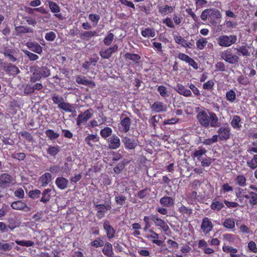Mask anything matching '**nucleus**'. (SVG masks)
<instances>
[{"label": "nucleus", "instance_id": "1", "mask_svg": "<svg viewBox=\"0 0 257 257\" xmlns=\"http://www.w3.org/2000/svg\"><path fill=\"white\" fill-rule=\"evenodd\" d=\"M199 107L196 108L197 113L196 118L201 126L207 128L209 126L216 127L219 126L220 123L216 114L214 112H209L205 110L198 111Z\"/></svg>", "mask_w": 257, "mask_h": 257}, {"label": "nucleus", "instance_id": "2", "mask_svg": "<svg viewBox=\"0 0 257 257\" xmlns=\"http://www.w3.org/2000/svg\"><path fill=\"white\" fill-rule=\"evenodd\" d=\"M221 14L216 9H207L204 10L201 13V19L203 21H208L213 25L216 24V20L221 18Z\"/></svg>", "mask_w": 257, "mask_h": 257}, {"label": "nucleus", "instance_id": "3", "mask_svg": "<svg viewBox=\"0 0 257 257\" xmlns=\"http://www.w3.org/2000/svg\"><path fill=\"white\" fill-rule=\"evenodd\" d=\"M217 45L224 48H228L233 44L236 43L237 37L235 35L223 34L219 36L216 38Z\"/></svg>", "mask_w": 257, "mask_h": 257}, {"label": "nucleus", "instance_id": "4", "mask_svg": "<svg viewBox=\"0 0 257 257\" xmlns=\"http://www.w3.org/2000/svg\"><path fill=\"white\" fill-rule=\"evenodd\" d=\"M50 75V69L46 66L37 67L30 77V82L35 83L39 81L42 78H46Z\"/></svg>", "mask_w": 257, "mask_h": 257}, {"label": "nucleus", "instance_id": "5", "mask_svg": "<svg viewBox=\"0 0 257 257\" xmlns=\"http://www.w3.org/2000/svg\"><path fill=\"white\" fill-rule=\"evenodd\" d=\"M233 48H227L224 50L220 54L221 57L223 60L231 64H235L239 60V56L233 53L232 49Z\"/></svg>", "mask_w": 257, "mask_h": 257}, {"label": "nucleus", "instance_id": "6", "mask_svg": "<svg viewBox=\"0 0 257 257\" xmlns=\"http://www.w3.org/2000/svg\"><path fill=\"white\" fill-rule=\"evenodd\" d=\"M94 110L91 108L85 110L84 112H81L76 118L77 125L80 126L82 124H85L92 116Z\"/></svg>", "mask_w": 257, "mask_h": 257}, {"label": "nucleus", "instance_id": "7", "mask_svg": "<svg viewBox=\"0 0 257 257\" xmlns=\"http://www.w3.org/2000/svg\"><path fill=\"white\" fill-rule=\"evenodd\" d=\"M121 141L126 150H134L138 145L137 140L127 136L121 137Z\"/></svg>", "mask_w": 257, "mask_h": 257}, {"label": "nucleus", "instance_id": "8", "mask_svg": "<svg viewBox=\"0 0 257 257\" xmlns=\"http://www.w3.org/2000/svg\"><path fill=\"white\" fill-rule=\"evenodd\" d=\"M3 54L5 57L8 58L9 60L12 62H15L17 60L18 50L12 47H5Z\"/></svg>", "mask_w": 257, "mask_h": 257}, {"label": "nucleus", "instance_id": "9", "mask_svg": "<svg viewBox=\"0 0 257 257\" xmlns=\"http://www.w3.org/2000/svg\"><path fill=\"white\" fill-rule=\"evenodd\" d=\"M218 138L220 140L226 141L230 136V128L228 126H221L217 131Z\"/></svg>", "mask_w": 257, "mask_h": 257}, {"label": "nucleus", "instance_id": "10", "mask_svg": "<svg viewBox=\"0 0 257 257\" xmlns=\"http://www.w3.org/2000/svg\"><path fill=\"white\" fill-rule=\"evenodd\" d=\"M108 147L111 150H116L120 146V140L118 136L113 135L107 140Z\"/></svg>", "mask_w": 257, "mask_h": 257}, {"label": "nucleus", "instance_id": "11", "mask_svg": "<svg viewBox=\"0 0 257 257\" xmlns=\"http://www.w3.org/2000/svg\"><path fill=\"white\" fill-rule=\"evenodd\" d=\"M75 81L79 84L88 86L91 88H93L96 85L95 83L93 81L87 79L85 76L83 75L76 76Z\"/></svg>", "mask_w": 257, "mask_h": 257}, {"label": "nucleus", "instance_id": "12", "mask_svg": "<svg viewBox=\"0 0 257 257\" xmlns=\"http://www.w3.org/2000/svg\"><path fill=\"white\" fill-rule=\"evenodd\" d=\"M120 125L122 127L121 132L127 133L130 130L131 120L130 117L123 113L121 117Z\"/></svg>", "mask_w": 257, "mask_h": 257}, {"label": "nucleus", "instance_id": "13", "mask_svg": "<svg viewBox=\"0 0 257 257\" xmlns=\"http://www.w3.org/2000/svg\"><path fill=\"white\" fill-rule=\"evenodd\" d=\"M118 50V46L114 45L104 50H101L99 52L100 56L103 59H109L112 53L116 52Z\"/></svg>", "mask_w": 257, "mask_h": 257}, {"label": "nucleus", "instance_id": "14", "mask_svg": "<svg viewBox=\"0 0 257 257\" xmlns=\"http://www.w3.org/2000/svg\"><path fill=\"white\" fill-rule=\"evenodd\" d=\"M3 70L10 76H16L20 72L18 67L10 63L4 65Z\"/></svg>", "mask_w": 257, "mask_h": 257}, {"label": "nucleus", "instance_id": "15", "mask_svg": "<svg viewBox=\"0 0 257 257\" xmlns=\"http://www.w3.org/2000/svg\"><path fill=\"white\" fill-rule=\"evenodd\" d=\"M12 180L13 178L11 175L7 173L2 174L0 176V187L4 188L9 187Z\"/></svg>", "mask_w": 257, "mask_h": 257}, {"label": "nucleus", "instance_id": "16", "mask_svg": "<svg viewBox=\"0 0 257 257\" xmlns=\"http://www.w3.org/2000/svg\"><path fill=\"white\" fill-rule=\"evenodd\" d=\"M213 228V225L211 221L207 217L203 219L201 225V229L205 234H208Z\"/></svg>", "mask_w": 257, "mask_h": 257}, {"label": "nucleus", "instance_id": "17", "mask_svg": "<svg viewBox=\"0 0 257 257\" xmlns=\"http://www.w3.org/2000/svg\"><path fill=\"white\" fill-rule=\"evenodd\" d=\"M175 90L180 94L185 97H191L192 96L191 91L180 84H178L175 87Z\"/></svg>", "mask_w": 257, "mask_h": 257}, {"label": "nucleus", "instance_id": "18", "mask_svg": "<svg viewBox=\"0 0 257 257\" xmlns=\"http://www.w3.org/2000/svg\"><path fill=\"white\" fill-rule=\"evenodd\" d=\"M151 219L153 220L156 225L160 226L164 231H167L169 229L167 224L164 220L159 218L157 216L152 215Z\"/></svg>", "mask_w": 257, "mask_h": 257}, {"label": "nucleus", "instance_id": "19", "mask_svg": "<svg viewBox=\"0 0 257 257\" xmlns=\"http://www.w3.org/2000/svg\"><path fill=\"white\" fill-rule=\"evenodd\" d=\"M151 108L152 111L156 113H159L166 111V106L162 102L156 101L151 105Z\"/></svg>", "mask_w": 257, "mask_h": 257}, {"label": "nucleus", "instance_id": "20", "mask_svg": "<svg viewBox=\"0 0 257 257\" xmlns=\"http://www.w3.org/2000/svg\"><path fill=\"white\" fill-rule=\"evenodd\" d=\"M68 180L63 177H58L55 180L57 187L60 190H64L68 185Z\"/></svg>", "mask_w": 257, "mask_h": 257}, {"label": "nucleus", "instance_id": "21", "mask_svg": "<svg viewBox=\"0 0 257 257\" xmlns=\"http://www.w3.org/2000/svg\"><path fill=\"white\" fill-rule=\"evenodd\" d=\"M15 29L17 36H19L21 34L33 33L34 32L32 28L24 26H16L15 27Z\"/></svg>", "mask_w": 257, "mask_h": 257}, {"label": "nucleus", "instance_id": "22", "mask_svg": "<svg viewBox=\"0 0 257 257\" xmlns=\"http://www.w3.org/2000/svg\"><path fill=\"white\" fill-rule=\"evenodd\" d=\"M52 190L50 188L44 189L42 192H41L42 197L40 199V202L43 204H46L49 202L51 199V192Z\"/></svg>", "mask_w": 257, "mask_h": 257}, {"label": "nucleus", "instance_id": "23", "mask_svg": "<svg viewBox=\"0 0 257 257\" xmlns=\"http://www.w3.org/2000/svg\"><path fill=\"white\" fill-rule=\"evenodd\" d=\"M103 228L106 232V235L108 238L110 239L114 237L115 231L111 225H110L109 222L107 221H105L103 223Z\"/></svg>", "mask_w": 257, "mask_h": 257}, {"label": "nucleus", "instance_id": "24", "mask_svg": "<svg viewBox=\"0 0 257 257\" xmlns=\"http://www.w3.org/2000/svg\"><path fill=\"white\" fill-rule=\"evenodd\" d=\"M27 46L32 51L38 54H41L43 52L42 47L37 42H29Z\"/></svg>", "mask_w": 257, "mask_h": 257}, {"label": "nucleus", "instance_id": "25", "mask_svg": "<svg viewBox=\"0 0 257 257\" xmlns=\"http://www.w3.org/2000/svg\"><path fill=\"white\" fill-rule=\"evenodd\" d=\"M124 58L126 60L133 61L135 64H138L141 59V56L139 54L132 53H126L124 55Z\"/></svg>", "mask_w": 257, "mask_h": 257}, {"label": "nucleus", "instance_id": "26", "mask_svg": "<svg viewBox=\"0 0 257 257\" xmlns=\"http://www.w3.org/2000/svg\"><path fill=\"white\" fill-rule=\"evenodd\" d=\"M175 7L164 5L158 7L159 13L162 16H165L172 13L174 10Z\"/></svg>", "mask_w": 257, "mask_h": 257}, {"label": "nucleus", "instance_id": "27", "mask_svg": "<svg viewBox=\"0 0 257 257\" xmlns=\"http://www.w3.org/2000/svg\"><path fill=\"white\" fill-rule=\"evenodd\" d=\"M160 204L165 207H170L174 203V199L171 197L164 196L160 200Z\"/></svg>", "mask_w": 257, "mask_h": 257}, {"label": "nucleus", "instance_id": "28", "mask_svg": "<svg viewBox=\"0 0 257 257\" xmlns=\"http://www.w3.org/2000/svg\"><path fill=\"white\" fill-rule=\"evenodd\" d=\"M240 122V117L238 115H235L232 116V118L230 122V124L233 128L240 130L242 127Z\"/></svg>", "mask_w": 257, "mask_h": 257}, {"label": "nucleus", "instance_id": "29", "mask_svg": "<svg viewBox=\"0 0 257 257\" xmlns=\"http://www.w3.org/2000/svg\"><path fill=\"white\" fill-rule=\"evenodd\" d=\"M234 180L235 184L240 187H245L247 185L246 178L243 175H237Z\"/></svg>", "mask_w": 257, "mask_h": 257}, {"label": "nucleus", "instance_id": "30", "mask_svg": "<svg viewBox=\"0 0 257 257\" xmlns=\"http://www.w3.org/2000/svg\"><path fill=\"white\" fill-rule=\"evenodd\" d=\"M52 180V175L49 173H45L42 175L39 179L42 186H46Z\"/></svg>", "mask_w": 257, "mask_h": 257}, {"label": "nucleus", "instance_id": "31", "mask_svg": "<svg viewBox=\"0 0 257 257\" xmlns=\"http://www.w3.org/2000/svg\"><path fill=\"white\" fill-rule=\"evenodd\" d=\"M206 153L207 150L205 148L202 147H199L197 150H195L194 151L192 157L196 158L198 161H201V157Z\"/></svg>", "mask_w": 257, "mask_h": 257}, {"label": "nucleus", "instance_id": "32", "mask_svg": "<svg viewBox=\"0 0 257 257\" xmlns=\"http://www.w3.org/2000/svg\"><path fill=\"white\" fill-rule=\"evenodd\" d=\"M102 252L107 257H114L112 245L109 242L105 243L102 249Z\"/></svg>", "mask_w": 257, "mask_h": 257}, {"label": "nucleus", "instance_id": "33", "mask_svg": "<svg viewBox=\"0 0 257 257\" xmlns=\"http://www.w3.org/2000/svg\"><path fill=\"white\" fill-rule=\"evenodd\" d=\"M225 99L231 103L235 102L236 100V94L235 91L232 89L227 91L225 94Z\"/></svg>", "mask_w": 257, "mask_h": 257}, {"label": "nucleus", "instance_id": "34", "mask_svg": "<svg viewBox=\"0 0 257 257\" xmlns=\"http://www.w3.org/2000/svg\"><path fill=\"white\" fill-rule=\"evenodd\" d=\"M248 48V47L247 46L242 45L239 48H234V49L236 50L238 56L242 55L243 56L247 57L250 56V52Z\"/></svg>", "mask_w": 257, "mask_h": 257}, {"label": "nucleus", "instance_id": "35", "mask_svg": "<svg viewBox=\"0 0 257 257\" xmlns=\"http://www.w3.org/2000/svg\"><path fill=\"white\" fill-rule=\"evenodd\" d=\"M233 191V187L228 183L223 184L220 187V194L223 195H226L228 193L232 192Z\"/></svg>", "mask_w": 257, "mask_h": 257}, {"label": "nucleus", "instance_id": "36", "mask_svg": "<svg viewBox=\"0 0 257 257\" xmlns=\"http://www.w3.org/2000/svg\"><path fill=\"white\" fill-rule=\"evenodd\" d=\"M244 198L248 200L250 204H257V193L253 192H250L248 195H244Z\"/></svg>", "mask_w": 257, "mask_h": 257}, {"label": "nucleus", "instance_id": "37", "mask_svg": "<svg viewBox=\"0 0 257 257\" xmlns=\"http://www.w3.org/2000/svg\"><path fill=\"white\" fill-rule=\"evenodd\" d=\"M141 34L144 37H154L156 36V33L154 28H147L144 30H142Z\"/></svg>", "mask_w": 257, "mask_h": 257}, {"label": "nucleus", "instance_id": "38", "mask_svg": "<svg viewBox=\"0 0 257 257\" xmlns=\"http://www.w3.org/2000/svg\"><path fill=\"white\" fill-rule=\"evenodd\" d=\"M157 91L163 98L168 97L170 96V92L167 88L164 85H160L157 88Z\"/></svg>", "mask_w": 257, "mask_h": 257}, {"label": "nucleus", "instance_id": "39", "mask_svg": "<svg viewBox=\"0 0 257 257\" xmlns=\"http://www.w3.org/2000/svg\"><path fill=\"white\" fill-rule=\"evenodd\" d=\"M112 130L109 127H105L100 131V135L101 137L104 139H106L109 137H111L112 136Z\"/></svg>", "mask_w": 257, "mask_h": 257}, {"label": "nucleus", "instance_id": "40", "mask_svg": "<svg viewBox=\"0 0 257 257\" xmlns=\"http://www.w3.org/2000/svg\"><path fill=\"white\" fill-rule=\"evenodd\" d=\"M208 42L206 38L201 37L196 42V48L199 50H202L206 46Z\"/></svg>", "mask_w": 257, "mask_h": 257}, {"label": "nucleus", "instance_id": "41", "mask_svg": "<svg viewBox=\"0 0 257 257\" xmlns=\"http://www.w3.org/2000/svg\"><path fill=\"white\" fill-rule=\"evenodd\" d=\"M210 207L211 209H222L224 205L222 201L218 200L216 197L212 200Z\"/></svg>", "mask_w": 257, "mask_h": 257}, {"label": "nucleus", "instance_id": "42", "mask_svg": "<svg viewBox=\"0 0 257 257\" xmlns=\"http://www.w3.org/2000/svg\"><path fill=\"white\" fill-rule=\"evenodd\" d=\"M58 107L66 112H71L73 111V107L69 103H66L63 101L58 104Z\"/></svg>", "mask_w": 257, "mask_h": 257}, {"label": "nucleus", "instance_id": "43", "mask_svg": "<svg viewBox=\"0 0 257 257\" xmlns=\"http://www.w3.org/2000/svg\"><path fill=\"white\" fill-rule=\"evenodd\" d=\"M41 195V191L38 189L31 190L28 193V196L33 200H36L39 198Z\"/></svg>", "mask_w": 257, "mask_h": 257}, {"label": "nucleus", "instance_id": "44", "mask_svg": "<svg viewBox=\"0 0 257 257\" xmlns=\"http://www.w3.org/2000/svg\"><path fill=\"white\" fill-rule=\"evenodd\" d=\"M60 150L59 147L49 146L47 150V154L50 156L55 158L56 156L58 154Z\"/></svg>", "mask_w": 257, "mask_h": 257}, {"label": "nucleus", "instance_id": "45", "mask_svg": "<svg viewBox=\"0 0 257 257\" xmlns=\"http://www.w3.org/2000/svg\"><path fill=\"white\" fill-rule=\"evenodd\" d=\"M45 134L50 140L56 139L60 136L59 133H55L53 130L51 129L47 130L45 132Z\"/></svg>", "mask_w": 257, "mask_h": 257}, {"label": "nucleus", "instance_id": "46", "mask_svg": "<svg viewBox=\"0 0 257 257\" xmlns=\"http://www.w3.org/2000/svg\"><path fill=\"white\" fill-rule=\"evenodd\" d=\"M85 141L89 146L91 147L92 144L91 143V141L97 142L98 141V138L96 135L91 134L85 138Z\"/></svg>", "mask_w": 257, "mask_h": 257}, {"label": "nucleus", "instance_id": "47", "mask_svg": "<svg viewBox=\"0 0 257 257\" xmlns=\"http://www.w3.org/2000/svg\"><path fill=\"white\" fill-rule=\"evenodd\" d=\"M49 6L51 11L53 13H58L60 12V7L53 1H48Z\"/></svg>", "mask_w": 257, "mask_h": 257}, {"label": "nucleus", "instance_id": "48", "mask_svg": "<svg viewBox=\"0 0 257 257\" xmlns=\"http://www.w3.org/2000/svg\"><path fill=\"white\" fill-rule=\"evenodd\" d=\"M218 136L217 135H213L211 138L206 139L203 140L202 143L205 145H211L218 141Z\"/></svg>", "mask_w": 257, "mask_h": 257}, {"label": "nucleus", "instance_id": "49", "mask_svg": "<svg viewBox=\"0 0 257 257\" xmlns=\"http://www.w3.org/2000/svg\"><path fill=\"white\" fill-rule=\"evenodd\" d=\"M246 164L251 169L257 168V155H254L250 160L247 161Z\"/></svg>", "mask_w": 257, "mask_h": 257}, {"label": "nucleus", "instance_id": "50", "mask_svg": "<svg viewBox=\"0 0 257 257\" xmlns=\"http://www.w3.org/2000/svg\"><path fill=\"white\" fill-rule=\"evenodd\" d=\"M114 35L111 33H108L107 35L104 38L103 43L106 46H109L114 39Z\"/></svg>", "mask_w": 257, "mask_h": 257}, {"label": "nucleus", "instance_id": "51", "mask_svg": "<svg viewBox=\"0 0 257 257\" xmlns=\"http://www.w3.org/2000/svg\"><path fill=\"white\" fill-rule=\"evenodd\" d=\"M223 225L227 228L233 229L235 227V222L233 219L228 218L224 221Z\"/></svg>", "mask_w": 257, "mask_h": 257}, {"label": "nucleus", "instance_id": "52", "mask_svg": "<svg viewBox=\"0 0 257 257\" xmlns=\"http://www.w3.org/2000/svg\"><path fill=\"white\" fill-rule=\"evenodd\" d=\"M214 84L215 83L213 80H209L203 84L202 87L205 90H211Z\"/></svg>", "mask_w": 257, "mask_h": 257}, {"label": "nucleus", "instance_id": "53", "mask_svg": "<svg viewBox=\"0 0 257 257\" xmlns=\"http://www.w3.org/2000/svg\"><path fill=\"white\" fill-rule=\"evenodd\" d=\"M115 201L117 204L123 205L125 204L126 198L122 195H118L115 196Z\"/></svg>", "mask_w": 257, "mask_h": 257}, {"label": "nucleus", "instance_id": "54", "mask_svg": "<svg viewBox=\"0 0 257 257\" xmlns=\"http://www.w3.org/2000/svg\"><path fill=\"white\" fill-rule=\"evenodd\" d=\"M12 209H24L26 204L22 201H17L11 204Z\"/></svg>", "mask_w": 257, "mask_h": 257}, {"label": "nucleus", "instance_id": "55", "mask_svg": "<svg viewBox=\"0 0 257 257\" xmlns=\"http://www.w3.org/2000/svg\"><path fill=\"white\" fill-rule=\"evenodd\" d=\"M161 118V117L160 115H156L152 116L149 120V123L152 124V126L155 128L156 126V123L158 122L160 119Z\"/></svg>", "mask_w": 257, "mask_h": 257}, {"label": "nucleus", "instance_id": "56", "mask_svg": "<svg viewBox=\"0 0 257 257\" xmlns=\"http://www.w3.org/2000/svg\"><path fill=\"white\" fill-rule=\"evenodd\" d=\"M96 34L97 33L96 31H85L81 34L80 36L81 38H86L89 39L95 36H96Z\"/></svg>", "mask_w": 257, "mask_h": 257}, {"label": "nucleus", "instance_id": "57", "mask_svg": "<svg viewBox=\"0 0 257 257\" xmlns=\"http://www.w3.org/2000/svg\"><path fill=\"white\" fill-rule=\"evenodd\" d=\"M16 243L20 245L30 247L33 246L34 244V242L31 240H16Z\"/></svg>", "mask_w": 257, "mask_h": 257}, {"label": "nucleus", "instance_id": "58", "mask_svg": "<svg viewBox=\"0 0 257 257\" xmlns=\"http://www.w3.org/2000/svg\"><path fill=\"white\" fill-rule=\"evenodd\" d=\"M213 162V160L212 158L206 157L201 161V166L203 167H209L211 165Z\"/></svg>", "mask_w": 257, "mask_h": 257}, {"label": "nucleus", "instance_id": "59", "mask_svg": "<svg viewBox=\"0 0 257 257\" xmlns=\"http://www.w3.org/2000/svg\"><path fill=\"white\" fill-rule=\"evenodd\" d=\"M244 190L241 187H236L235 188V195L239 200H241L244 198V195H243Z\"/></svg>", "mask_w": 257, "mask_h": 257}, {"label": "nucleus", "instance_id": "60", "mask_svg": "<svg viewBox=\"0 0 257 257\" xmlns=\"http://www.w3.org/2000/svg\"><path fill=\"white\" fill-rule=\"evenodd\" d=\"M24 53L26 54L30 61H36L39 59V56L28 50H24Z\"/></svg>", "mask_w": 257, "mask_h": 257}, {"label": "nucleus", "instance_id": "61", "mask_svg": "<svg viewBox=\"0 0 257 257\" xmlns=\"http://www.w3.org/2000/svg\"><path fill=\"white\" fill-rule=\"evenodd\" d=\"M12 248L11 244L5 243L4 241L0 240V249L5 251H9Z\"/></svg>", "mask_w": 257, "mask_h": 257}, {"label": "nucleus", "instance_id": "62", "mask_svg": "<svg viewBox=\"0 0 257 257\" xmlns=\"http://www.w3.org/2000/svg\"><path fill=\"white\" fill-rule=\"evenodd\" d=\"M21 136L29 142H32L33 141V137L32 135L27 131H23L20 133Z\"/></svg>", "mask_w": 257, "mask_h": 257}, {"label": "nucleus", "instance_id": "63", "mask_svg": "<svg viewBox=\"0 0 257 257\" xmlns=\"http://www.w3.org/2000/svg\"><path fill=\"white\" fill-rule=\"evenodd\" d=\"M189 87L190 90L192 91L195 96L196 97H200L201 96L199 90L194 84L191 83L189 84Z\"/></svg>", "mask_w": 257, "mask_h": 257}, {"label": "nucleus", "instance_id": "64", "mask_svg": "<svg viewBox=\"0 0 257 257\" xmlns=\"http://www.w3.org/2000/svg\"><path fill=\"white\" fill-rule=\"evenodd\" d=\"M52 100L54 103L59 104L64 101L63 97L59 96L56 93H54L52 96Z\"/></svg>", "mask_w": 257, "mask_h": 257}]
</instances>
